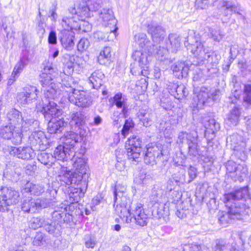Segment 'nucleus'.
Listing matches in <instances>:
<instances>
[{
  "mask_svg": "<svg viewBox=\"0 0 251 251\" xmlns=\"http://www.w3.org/2000/svg\"><path fill=\"white\" fill-rule=\"evenodd\" d=\"M70 149V148H69V146L65 145V144L64 145H59L57 147L53 153V156L55 160L56 159L62 161L67 160L69 159H71V157H72L71 162L73 164V167H74V158L76 156H80L85 160V164L86 165V160L84 157V155L83 154L81 153H75V150H74L73 151H71Z\"/></svg>",
  "mask_w": 251,
  "mask_h": 251,
  "instance_id": "nucleus-10",
  "label": "nucleus"
},
{
  "mask_svg": "<svg viewBox=\"0 0 251 251\" xmlns=\"http://www.w3.org/2000/svg\"><path fill=\"white\" fill-rule=\"evenodd\" d=\"M64 144L70 148L71 151L75 150V144L81 139V138L84 136H80L79 134V130L75 132L73 131L66 132L65 134Z\"/></svg>",
  "mask_w": 251,
  "mask_h": 251,
  "instance_id": "nucleus-24",
  "label": "nucleus"
},
{
  "mask_svg": "<svg viewBox=\"0 0 251 251\" xmlns=\"http://www.w3.org/2000/svg\"><path fill=\"white\" fill-rule=\"evenodd\" d=\"M205 128V136L207 134L211 133L214 135V133L220 129V125L217 123L215 119H211L204 124Z\"/></svg>",
  "mask_w": 251,
  "mask_h": 251,
  "instance_id": "nucleus-38",
  "label": "nucleus"
},
{
  "mask_svg": "<svg viewBox=\"0 0 251 251\" xmlns=\"http://www.w3.org/2000/svg\"><path fill=\"white\" fill-rule=\"evenodd\" d=\"M39 91L36 87L27 86L17 95L18 101L21 105H29L37 100Z\"/></svg>",
  "mask_w": 251,
  "mask_h": 251,
  "instance_id": "nucleus-8",
  "label": "nucleus"
},
{
  "mask_svg": "<svg viewBox=\"0 0 251 251\" xmlns=\"http://www.w3.org/2000/svg\"><path fill=\"white\" fill-rule=\"evenodd\" d=\"M241 112L237 107H234L227 114L225 120L226 124L229 127L234 126L238 124Z\"/></svg>",
  "mask_w": 251,
  "mask_h": 251,
  "instance_id": "nucleus-30",
  "label": "nucleus"
},
{
  "mask_svg": "<svg viewBox=\"0 0 251 251\" xmlns=\"http://www.w3.org/2000/svg\"><path fill=\"white\" fill-rule=\"evenodd\" d=\"M247 194V188L243 187L224 195L225 202L229 206V209L228 213L219 219L222 224L229 223L231 219H242L248 214L249 205H246L244 199Z\"/></svg>",
  "mask_w": 251,
  "mask_h": 251,
  "instance_id": "nucleus-3",
  "label": "nucleus"
},
{
  "mask_svg": "<svg viewBox=\"0 0 251 251\" xmlns=\"http://www.w3.org/2000/svg\"><path fill=\"white\" fill-rule=\"evenodd\" d=\"M46 218L44 217H34L30 221L29 226L30 228L34 229H36L40 227H44V225H45Z\"/></svg>",
  "mask_w": 251,
  "mask_h": 251,
  "instance_id": "nucleus-47",
  "label": "nucleus"
},
{
  "mask_svg": "<svg viewBox=\"0 0 251 251\" xmlns=\"http://www.w3.org/2000/svg\"><path fill=\"white\" fill-rule=\"evenodd\" d=\"M87 2L90 11H96L101 7L102 2V0H87Z\"/></svg>",
  "mask_w": 251,
  "mask_h": 251,
  "instance_id": "nucleus-55",
  "label": "nucleus"
},
{
  "mask_svg": "<svg viewBox=\"0 0 251 251\" xmlns=\"http://www.w3.org/2000/svg\"><path fill=\"white\" fill-rule=\"evenodd\" d=\"M45 187L41 184H33L28 182L24 186L23 193H30L33 195L39 196L45 192Z\"/></svg>",
  "mask_w": 251,
  "mask_h": 251,
  "instance_id": "nucleus-28",
  "label": "nucleus"
},
{
  "mask_svg": "<svg viewBox=\"0 0 251 251\" xmlns=\"http://www.w3.org/2000/svg\"><path fill=\"white\" fill-rule=\"evenodd\" d=\"M84 241L85 246L87 248L94 249L97 244L96 238L91 234L85 235Z\"/></svg>",
  "mask_w": 251,
  "mask_h": 251,
  "instance_id": "nucleus-52",
  "label": "nucleus"
},
{
  "mask_svg": "<svg viewBox=\"0 0 251 251\" xmlns=\"http://www.w3.org/2000/svg\"><path fill=\"white\" fill-rule=\"evenodd\" d=\"M243 101L251 105V84H245L243 88Z\"/></svg>",
  "mask_w": 251,
  "mask_h": 251,
  "instance_id": "nucleus-49",
  "label": "nucleus"
},
{
  "mask_svg": "<svg viewBox=\"0 0 251 251\" xmlns=\"http://www.w3.org/2000/svg\"><path fill=\"white\" fill-rule=\"evenodd\" d=\"M195 134H197L195 131L187 133L186 132L181 131L178 133L177 143L179 144H182L185 141L188 143L189 139H191L192 137H194Z\"/></svg>",
  "mask_w": 251,
  "mask_h": 251,
  "instance_id": "nucleus-48",
  "label": "nucleus"
},
{
  "mask_svg": "<svg viewBox=\"0 0 251 251\" xmlns=\"http://www.w3.org/2000/svg\"><path fill=\"white\" fill-rule=\"evenodd\" d=\"M104 75L100 70H97L93 72L89 77V81L94 89H98L102 85V79Z\"/></svg>",
  "mask_w": 251,
  "mask_h": 251,
  "instance_id": "nucleus-32",
  "label": "nucleus"
},
{
  "mask_svg": "<svg viewBox=\"0 0 251 251\" xmlns=\"http://www.w3.org/2000/svg\"><path fill=\"white\" fill-rule=\"evenodd\" d=\"M194 96L193 98L192 106L197 109H201L204 105L211 102L210 89L206 87H201L197 93V90H194Z\"/></svg>",
  "mask_w": 251,
  "mask_h": 251,
  "instance_id": "nucleus-13",
  "label": "nucleus"
},
{
  "mask_svg": "<svg viewBox=\"0 0 251 251\" xmlns=\"http://www.w3.org/2000/svg\"><path fill=\"white\" fill-rule=\"evenodd\" d=\"M111 48L109 47H105L101 50L98 57V61L100 64L105 65L110 60L111 54Z\"/></svg>",
  "mask_w": 251,
  "mask_h": 251,
  "instance_id": "nucleus-42",
  "label": "nucleus"
},
{
  "mask_svg": "<svg viewBox=\"0 0 251 251\" xmlns=\"http://www.w3.org/2000/svg\"><path fill=\"white\" fill-rule=\"evenodd\" d=\"M170 125L169 123L162 121L158 126L159 130L163 132L166 138H170L171 135V129Z\"/></svg>",
  "mask_w": 251,
  "mask_h": 251,
  "instance_id": "nucleus-51",
  "label": "nucleus"
},
{
  "mask_svg": "<svg viewBox=\"0 0 251 251\" xmlns=\"http://www.w3.org/2000/svg\"><path fill=\"white\" fill-rule=\"evenodd\" d=\"M28 109H25L24 111L23 120L21 122V128L23 130H32L35 126H38L39 123L36 120L31 118L32 111L29 110V113L27 112Z\"/></svg>",
  "mask_w": 251,
  "mask_h": 251,
  "instance_id": "nucleus-21",
  "label": "nucleus"
},
{
  "mask_svg": "<svg viewBox=\"0 0 251 251\" xmlns=\"http://www.w3.org/2000/svg\"><path fill=\"white\" fill-rule=\"evenodd\" d=\"M67 126L64 118L57 120L51 118L48 123V130L50 134L61 133Z\"/></svg>",
  "mask_w": 251,
  "mask_h": 251,
  "instance_id": "nucleus-22",
  "label": "nucleus"
},
{
  "mask_svg": "<svg viewBox=\"0 0 251 251\" xmlns=\"http://www.w3.org/2000/svg\"><path fill=\"white\" fill-rule=\"evenodd\" d=\"M174 181L172 180H169L167 181V191L169 192V195L172 196L174 199L175 198H179L180 195L177 191L174 190Z\"/></svg>",
  "mask_w": 251,
  "mask_h": 251,
  "instance_id": "nucleus-57",
  "label": "nucleus"
},
{
  "mask_svg": "<svg viewBox=\"0 0 251 251\" xmlns=\"http://www.w3.org/2000/svg\"><path fill=\"white\" fill-rule=\"evenodd\" d=\"M152 214L157 219L167 217L169 215V207L163 203H155L152 210Z\"/></svg>",
  "mask_w": 251,
  "mask_h": 251,
  "instance_id": "nucleus-26",
  "label": "nucleus"
},
{
  "mask_svg": "<svg viewBox=\"0 0 251 251\" xmlns=\"http://www.w3.org/2000/svg\"><path fill=\"white\" fill-rule=\"evenodd\" d=\"M126 190V188L124 186H120L119 185L116 186L114 191V206L116 207L119 205L118 203L116 202V198L119 200H122L123 197H126L124 196V193Z\"/></svg>",
  "mask_w": 251,
  "mask_h": 251,
  "instance_id": "nucleus-53",
  "label": "nucleus"
},
{
  "mask_svg": "<svg viewBox=\"0 0 251 251\" xmlns=\"http://www.w3.org/2000/svg\"><path fill=\"white\" fill-rule=\"evenodd\" d=\"M134 127V123L131 120H126L125 121L124 125L122 129V135L124 136V138L126 137L129 134V130L130 129Z\"/></svg>",
  "mask_w": 251,
  "mask_h": 251,
  "instance_id": "nucleus-56",
  "label": "nucleus"
},
{
  "mask_svg": "<svg viewBox=\"0 0 251 251\" xmlns=\"http://www.w3.org/2000/svg\"><path fill=\"white\" fill-rule=\"evenodd\" d=\"M89 11H90V10L89 6H87V1H84L82 0L80 2H77L74 4V6L71 7L68 9V12L71 14L72 16L63 17L62 21L69 25V23H68L67 21L68 18H73L75 15L81 17H89L90 16Z\"/></svg>",
  "mask_w": 251,
  "mask_h": 251,
  "instance_id": "nucleus-12",
  "label": "nucleus"
},
{
  "mask_svg": "<svg viewBox=\"0 0 251 251\" xmlns=\"http://www.w3.org/2000/svg\"><path fill=\"white\" fill-rule=\"evenodd\" d=\"M71 215L67 213L66 207L63 208L61 207V209L55 210L52 213V218L54 221V222L57 223H61L68 222L70 220Z\"/></svg>",
  "mask_w": 251,
  "mask_h": 251,
  "instance_id": "nucleus-27",
  "label": "nucleus"
},
{
  "mask_svg": "<svg viewBox=\"0 0 251 251\" xmlns=\"http://www.w3.org/2000/svg\"><path fill=\"white\" fill-rule=\"evenodd\" d=\"M170 44H167V48H168L172 52H176L180 46V40L178 35L176 34L172 33L169 36Z\"/></svg>",
  "mask_w": 251,
  "mask_h": 251,
  "instance_id": "nucleus-37",
  "label": "nucleus"
},
{
  "mask_svg": "<svg viewBox=\"0 0 251 251\" xmlns=\"http://www.w3.org/2000/svg\"><path fill=\"white\" fill-rule=\"evenodd\" d=\"M140 114L142 116L140 118V120L143 123L144 126L146 127L150 126L152 123L151 114L145 112H140Z\"/></svg>",
  "mask_w": 251,
  "mask_h": 251,
  "instance_id": "nucleus-59",
  "label": "nucleus"
},
{
  "mask_svg": "<svg viewBox=\"0 0 251 251\" xmlns=\"http://www.w3.org/2000/svg\"><path fill=\"white\" fill-rule=\"evenodd\" d=\"M137 43L139 46L142 48L144 51H148V49H151L153 45L147 38L146 35L143 33H140L138 35Z\"/></svg>",
  "mask_w": 251,
  "mask_h": 251,
  "instance_id": "nucleus-44",
  "label": "nucleus"
},
{
  "mask_svg": "<svg viewBox=\"0 0 251 251\" xmlns=\"http://www.w3.org/2000/svg\"><path fill=\"white\" fill-rule=\"evenodd\" d=\"M162 195V190L160 189H153L150 196V199L155 203H158L159 199Z\"/></svg>",
  "mask_w": 251,
  "mask_h": 251,
  "instance_id": "nucleus-62",
  "label": "nucleus"
},
{
  "mask_svg": "<svg viewBox=\"0 0 251 251\" xmlns=\"http://www.w3.org/2000/svg\"><path fill=\"white\" fill-rule=\"evenodd\" d=\"M142 141L136 136H132L126 143L127 156L129 160L138 162L141 151Z\"/></svg>",
  "mask_w": 251,
  "mask_h": 251,
  "instance_id": "nucleus-7",
  "label": "nucleus"
},
{
  "mask_svg": "<svg viewBox=\"0 0 251 251\" xmlns=\"http://www.w3.org/2000/svg\"><path fill=\"white\" fill-rule=\"evenodd\" d=\"M74 33L71 30L64 29L60 33V40L63 48L68 51L72 50L75 46Z\"/></svg>",
  "mask_w": 251,
  "mask_h": 251,
  "instance_id": "nucleus-19",
  "label": "nucleus"
},
{
  "mask_svg": "<svg viewBox=\"0 0 251 251\" xmlns=\"http://www.w3.org/2000/svg\"><path fill=\"white\" fill-rule=\"evenodd\" d=\"M7 118L11 125L15 126L21 124L23 120L21 113L16 109H11L7 114Z\"/></svg>",
  "mask_w": 251,
  "mask_h": 251,
  "instance_id": "nucleus-36",
  "label": "nucleus"
},
{
  "mask_svg": "<svg viewBox=\"0 0 251 251\" xmlns=\"http://www.w3.org/2000/svg\"><path fill=\"white\" fill-rule=\"evenodd\" d=\"M247 175L248 169L247 167L246 166L238 164L235 173L234 175H231V177H233L235 180L242 181L247 177Z\"/></svg>",
  "mask_w": 251,
  "mask_h": 251,
  "instance_id": "nucleus-39",
  "label": "nucleus"
},
{
  "mask_svg": "<svg viewBox=\"0 0 251 251\" xmlns=\"http://www.w3.org/2000/svg\"><path fill=\"white\" fill-rule=\"evenodd\" d=\"M198 134H195L194 137H192L187 143L188 145V153L190 155L196 156L198 154L199 146L198 144Z\"/></svg>",
  "mask_w": 251,
  "mask_h": 251,
  "instance_id": "nucleus-40",
  "label": "nucleus"
},
{
  "mask_svg": "<svg viewBox=\"0 0 251 251\" xmlns=\"http://www.w3.org/2000/svg\"><path fill=\"white\" fill-rule=\"evenodd\" d=\"M63 85L65 87V91L68 95L69 101L75 105L79 100V98L82 91L75 89L74 88L75 84L73 82L72 77L67 76V80L63 81Z\"/></svg>",
  "mask_w": 251,
  "mask_h": 251,
  "instance_id": "nucleus-15",
  "label": "nucleus"
},
{
  "mask_svg": "<svg viewBox=\"0 0 251 251\" xmlns=\"http://www.w3.org/2000/svg\"><path fill=\"white\" fill-rule=\"evenodd\" d=\"M75 56L66 54L64 55L63 60V72L67 75H71L74 70L75 66Z\"/></svg>",
  "mask_w": 251,
  "mask_h": 251,
  "instance_id": "nucleus-29",
  "label": "nucleus"
},
{
  "mask_svg": "<svg viewBox=\"0 0 251 251\" xmlns=\"http://www.w3.org/2000/svg\"><path fill=\"white\" fill-rule=\"evenodd\" d=\"M15 128V126L13 125L1 127L0 129V136L7 140L13 137V142L15 144H20L23 137L22 131L18 129L14 131Z\"/></svg>",
  "mask_w": 251,
  "mask_h": 251,
  "instance_id": "nucleus-14",
  "label": "nucleus"
},
{
  "mask_svg": "<svg viewBox=\"0 0 251 251\" xmlns=\"http://www.w3.org/2000/svg\"><path fill=\"white\" fill-rule=\"evenodd\" d=\"M46 241V236L44 233L39 232L35 236L32 244L34 246H40L43 245Z\"/></svg>",
  "mask_w": 251,
  "mask_h": 251,
  "instance_id": "nucleus-54",
  "label": "nucleus"
},
{
  "mask_svg": "<svg viewBox=\"0 0 251 251\" xmlns=\"http://www.w3.org/2000/svg\"><path fill=\"white\" fill-rule=\"evenodd\" d=\"M112 100L113 103L118 108H122L121 111L124 115H125L127 111V106L126 104V98L123 96L122 93H118L113 97Z\"/></svg>",
  "mask_w": 251,
  "mask_h": 251,
  "instance_id": "nucleus-35",
  "label": "nucleus"
},
{
  "mask_svg": "<svg viewBox=\"0 0 251 251\" xmlns=\"http://www.w3.org/2000/svg\"><path fill=\"white\" fill-rule=\"evenodd\" d=\"M30 144L33 146H40L46 141L44 133L41 130L33 132L29 137Z\"/></svg>",
  "mask_w": 251,
  "mask_h": 251,
  "instance_id": "nucleus-33",
  "label": "nucleus"
},
{
  "mask_svg": "<svg viewBox=\"0 0 251 251\" xmlns=\"http://www.w3.org/2000/svg\"><path fill=\"white\" fill-rule=\"evenodd\" d=\"M116 202L119 205L115 207V211L120 217L127 224H135L141 226L147 225L149 216L141 203H137L131 206L130 199L123 197L122 200L116 198Z\"/></svg>",
  "mask_w": 251,
  "mask_h": 251,
  "instance_id": "nucleus-4",
  "label": "nucleus"
},
{
  "mask_svg": "<svg viewBox=\"0 0 251 251\" xmlns=\"http://www.w3.org/2000/svg\"><path fill=\"white\" fill-rule=\"evenodd\" d=\"M148 32L151 35L153 42L157 44L162 42L166 36L164 29L161 25L154 23L149 25Z\"/></svg>",
  "mask_w": 251,
  "mask_h": 251,
  "instance_id": "nucleus-17",
  "label": "nucleus"
},
{
  "mask_svg": "<svg viewBox=\"0 0 251 251\" xmlns=\"http://www.w3.org/2000/svg\"><path fill=\"white\" fill-rule=\"evenodd\" d=\"M210 31V36L214 41L219 42L222 38L223 35L221 34L219 29H211Z\"/></svg>",
  "mask_w": 251,
  "mask_h": 251,
  "instance_id": "nucleus-63",
  "label": "nucleus"
},
{
  "mask_svg": "<svg viewBox=\"0 0 251 251\" xmlns=\"http://www.w3.org/2000/svg\"><path fill=\"white\" fill-rule=\"evenodd\" d=\"M2 197L5 199L9 206L18 202L20 197L18 192L11 188L5 187L2 188Z\"/></svg>",
  "mask_w": 251,
  "mask_h": 251,
  "instance_id": "nucleus-23",
  "label": "nucleus"
},
{
  "mask_svg": "<svg viewBox=\"0 0 251 251\" xmlns=\"http://www.w3.org/2000/svg\"><path fill=\"white\" fill-rule=\"evenodd\" d=\"M65 122L70 126L71 128L77 131L80 136H84L85 131L82 129V126L85 123L84 116L80 112H71L67 115L64 119Z\"/></svg>",
  "mask_w": 251,
  "mask_h": 251,
  "instance_id": "nucleus-9",
  "label": "nucleus"
},
{
  "mask_svg": "<svg viewBox=\"0 0 251 251\" xmlns=\"http://www.w3.org/2000/svg\"><path fill=\"white\" fill-rule=\"evenodd\" d=\"M50 205V200L49 199H34L27 197L24 199L22 201L21 209L24 212L34 213Z\"/></svg>",
  "mask_w": 251,
  "mask_h": 251,
  "instance_id": "nucleus-6",
  "label": "nucleus"
},
{
  "mask_svg": "<svg viewBox=\"0 0 251 251\" xmlns=\"http://www.w3.org/2000/svg\"><path fill=\"white\" fill-rule=\"evenodd\" d=\"M183 251H208L207 248H201L197 244H188L184 245Z\"/></svg>",
  "mask_w": 251,
  "mask_h": 251,
  "instance_id": "nucleus-58",
  "label": "nucleus"
},
{
  "mask_svg": "<svg viewBox=\"0 0 251 251\" xmlns=\"http://www.w3.org/2000/svg\"><path fill=\"white\" fill-rule=\"evenodd\" d=\"M26 65V61L24 59H20L14 67L12 75H13L14 77H17Z\"/></svg>",
  "mask_w": 251,
  "mask_h": 251,
  "instance_id": "nucleus-50",
  "label": "nucleus"
},
{
  "mask_svg": "<svg viewBox=\"0 0 251 251\" xmlns=\"http://www.w3.org/2000/svg\"><path fill=\"white\" fill-rule=\"evenodd\" d=\"M74 161V172L68 171L65 167H62L66 172L61 176L60 180L66 185H71L69 194L71 203L78 202L84 196L88 186L87 173V166L85 161L80 156L75 157Z\"/></svg>",
  "mask_w": 251,
  "mask_h": 251,
  "instance_id": "nucleus-1",
  "label": "nucleus"
},
{
  "mask_svg": "<svg viewBox=\"0 0 251 251\" xmlns=\"http://www.w3.org/2000/svg\"><path fill=\"white\" fill-rule=\"evenodd\" d=\"M237 167L238 165L232 161H228L226 164L227 173L229 174L230 176L231 175L234 174Z\"/></svg>",
  "mask_w": 251,
  "mask_h": 251,
  "instance_id": "nucleus-61",
  "label": "nucleus"
},
{
  "mask_svg": "<svg viewBox=\"0 0 251 251\" xmlns=\"http://www.w3.org/2000/svg\"><path fill=\"white\" fill-rule=\"evenodd\" d=\"M10 154L22 159H31L34 156L33 150L29 147H12L10 150Z\"/></svg>",
  "mask_w": 251,
  "mask_h": 251,
  "instance_id": "nucleus-20",
  "label": "nucleus"
},
{
  "mask_svg": "<svg viewBox=\"0 0 251 251\" xmlns=\"http://www.w3.org/2000/svg\"><path fill=\"white\" fill-rule=\"evenodd\" d=\"M155 46L153 45L151 49H148V52L151 53V56L154 55L156 57V59L160 61H163L166 59V56L168 53V48H165L161 47L160 46L156 47L154 49Z\"/></svg>",
  "mask_w": 251,
  "mask_h": 251,
  "instance_id": "nucleus-34",
  "label": "nucleus"
},
{
  "mask_svg": "<svg viewBox=\"0 0 251 251\" xmlns=\"http://www.w3.org/2000/svg\"><path fill=\"white\" fill-rule=\"evenodd\" d=\"M162 155V147L161 144H149L144 156L145 163L153 165Z\"/></svg>",
  "mask_w": 251,
  "mask_h": 251,
  "instance_id": "nucleus-11",
  "label": "nucleus"
},
{
  "mask_svg": "<svg viewBox=\"0 0 251 251\" xmlns=\"http://www.w3.org/2000/svg\"><path fill=\"white\" fill-rule=\"evenodd\" d=\"M214 251H239L224 240H219L214 248Z\"/></svg>",
  "mask_w": 251,
  "mask_h": 251,
  "instance_id": "nucleus-46",
  "label": "nucleus"
},
{
  "mask_svg": "<svg viewBox=\"0 0 251 251\" xmlns=\"http://www.w3.org/2000/svg\"><path fill=\"white\" fill-rule=\"evenodd\" d=\"M57 73L55 69L51 66H47L41 74L40 83L42 86V90L44 91V98L42 99V108L41 112L47 119L50 117L56 118L61 112L57 107V104L50 100H55L59 95V90L55 82Z\"/></svg>",
  "mask_w": 251,
  "mask_h": 251,
  "instance_id": "nucleus-2",
  "label": "nucleus"
},
{
  "mask_svg": "<svg viewBox=\"0 0 251 251\" xmlns=\"http://www.w3.org/2000/svg\"><path fill=\"white\" fill-rule=\"evenodd\" d=\"M174 75L178 78L187 76L188 74L189 67L184 62H177L171 67Z\"/></svg>",
  "mask_w": 251,
  "mask_h": 251,
  "instance_id": "nucleus-25",
  "label": "nucleus"
},
{
  "mask_svg": "<svg viewBox=\"0 0 251 251\" xmlns=\"http://www.w3.org/2000/svg\"><path fill=\"white\" fill-rule=\"evenodd\" d=\"M38 159L42 164L46 165L48 168L51 167L55 161L53 155L46 152H42L39 154Z\"/></svg>",
  "mask_w": 251,
  "mask_h": 251,
  "instance_id": "nucleus-41",
  "label": "nucleus"
},
{
  "mask_svg": "<svg viewBox=\"0 0 251 251\" xmlns=\"http://www.w3.org/2000/svg\"><path fill=\"white\" fill-rule=\"evenodd\" d=\"M151 53L147 51L136 50L132 54L133 59L138 63V65L142 68H144L141 71V74L143 75L148 74V64L151 60Z\"/></svg>",
  "mask_w": 251,
  "mask_h": 251,
  "instance_id": "nucleus-16",
  "label": "nucleus"
},
{
  "mask_svg": "<svg viewBox=\"0 0 251 251\" xmlns=\"http://www.w3.org/2000/svg\"><path fill=\"white\" fill-rule=\"evenodd\" d=\"M222 6L230 12L229 13H227L226 15L231 14L233 12L241 15L240 11L242 10L237 3L236 4L230 1H224L223 2Z\"/></svg>",
  "mask_w": 251,
  "mask_h": 251,
  "instance_id": "nucleus-45",
  "label": "nucleus"
},
{
  "mask_svg": "<svg viewBox=\"0 0 251 251\" xmlns=\"http://www.w3.org/2000/svg\"><path fill=\"white\" fill-rule=\"evenodd\" d=\"M100 17L102 21V24L104 26L114 27L113 30L110 29V33H113L114 36H116L115 32L118 28L115 27L117 21L114 18L112 10L110 9H103L100 13Z\"/></svg>",
  "mask_w": 251,
  "mask_h": 251,
  "instance_id": "nucleus-18",
  "label": "nucleus"
},
{
  "mask_svg": "<svg viewBox=\"0 0 251 251\" xmlns=\"http://www.w3.org/2000/svg\"><path fill=\"white\" fill-rule=\"evenodd\" d=\"M90 43L89 40L85 38H81L78 42L77 48L79 51L86 50L89 47Z\"/></svg>",
  "mask_w": 251,
  "mask_h": 251,
  "instance_id": "nucleus-60",
  "label": "nucleus"
},
{
  "mask_svg": "<svg viewBox=\"0 0 251 251\" xmlns=\"http://www.w3.org/2000/svg\"><path fill=\"white\" fill-rule=\"evenodd\" d=\"M75 66H77L79 68L78 71L83 69L85 67L86 62L83 57L75 56Z\"/></svg>",
  "mask_w": 251,
  "mask_h": 251,
  "instance_id": "nucleus-64",
  "label": "nucleus"
},
{
  "mask_svg": "<svg viewBox=\"0 0 251 251\" xmlns=\"http://www.w3.org/2000/svg\"><path fill=\"white\" fill-rule=\"evenodd\" d=\"M44 228L49 233L52 234L54 236H59L61 232V224L55 222L50 223V220L47 219Z\"/></svg>",
  "mask_w": 251,
  "mask_h": 251,
  "instance_id": "nucleus-31",
  "label": "nucleus"
},
{
  "mask_svg": "<svg viewBox=\"0 0 251 251\" xmlns=\"http://www.w3.org/2000/svg\"><path fill=\"white\" fill-rule=\"evenodd\" d=\"M184 45L201 62L208 60L210 57L209 50L201 40L200 34L194 30L190 31Z\"/></svg>",
  "mask_w": 251,
  "mask_h": 251,
  "instance_id": "nucleus-5",
  "label": "nucleus"
},
{
  "mask_svg": "<svg viewBox=\"0 0 251 251\" xmlns=\"http://www.w3.org/2000/svg\"><path fill=\"white\" fill-rule=\"evenodd\" d=\"M80 93L79 100L75 105L81 107H86L90 105L92 101L89 95L84 91H82Z\"/></svg>",
  "mask_w": 251,
  "mask_h": 251,
  "instance_id": "nucleus-43",
  "label": "nucleus"
}]
</instances>
